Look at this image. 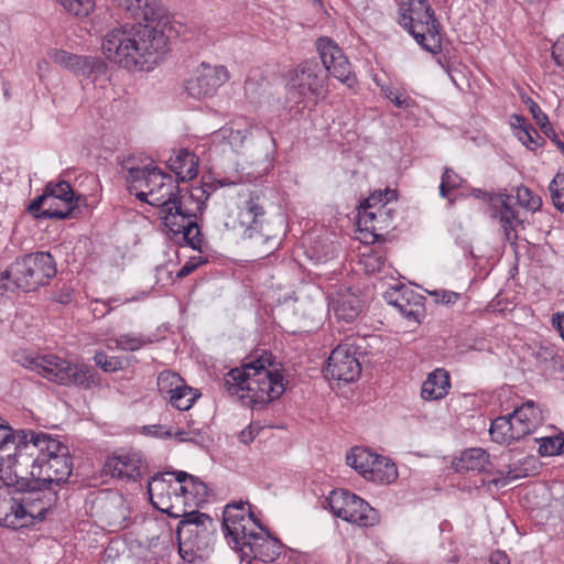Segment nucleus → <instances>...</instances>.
<instances>
[{
	"mask_svg": "<svg viewBox=\"0 0 564 564\" xmlns=\"http://www.w3.org/2000/svg\"><path fill=\"white\" fill-rule=\"evenodd\" d=\"M121 170L126 173L130 193L139 200L158 207V217L169 237L203 252L204 237L198 218L213 192V184L203 183L193 187L188 197H182L178 181L152 161L140 165L134 156H130L123 160Z\"/></svg>",
	"mask_w": 564,
	"mask_h": 564,
	"instance_id": "nucleus-1",
	"label": "nucleus"
},
{
	"mask_svg": "<svg viewBox=\"0 0 564 564\" xmlns=\"http://www.w3.org/2000/svg\"><path fill=\"white\" fill-rule=\"evenodd\" d=\"M223 528L228 544L240 552L242 560L272 563L281 554L283 544L260 524L248 502L227 505L223 513Z\"/></svg>",
	"mask_w": 564,
	"mask_h": 564,
	"instance_id": "nucleus-2",
	"label": "nucleus"
},
{
	"mask_svg": "<svg viewBox=\"0 0 564 564\" xmlns=\"http://www.w3.org/2000/svg\"><path fill=\"white\" fill-rule=\"evenodd\" d=\"M28 442L23 458H31L30 476L34 484L58 488L66 482L73 469L68 447L46 433L34 431Z\"/></svg>",
	"mask_w": 564,
	"mask_h": 564,
	"instance_id": "nucleus-3",
	"label": "nucleus"
},
{
	"mask_svg": "<svg viewBox=\"0 0 564 564\" xmlns=\"http://www.w3.org/2000/svg\"><path fill=\"white\" fill-rule=\"evenodd\" d=\"M20 361L23 367L61 386L91 389L100 384V377L93 367L70 364L56 355H25Z\"/></svg>",
	"mask_w": 564,
	"mask_h": 564,
	"instance_id": "nucleus-4",
	"label": "nucleus"
},
{
	"mask_svg": "<svg viewBox=\"0 0 564 564\" xmlns=\"http://www.w3.org/2000/svg\"><path fill=\"white\" fill-rule=\"evenodd\" d=\"M54 258L48 252H33L15 259L0 275L1 281H11L12 286L33 291L56 275Z\"/></svg>",
	"mask_w": 564,
	"mask_h": 564,
	"instance_id": "nucleus-5",
	"label": "nucleus"
},
{
	"mask_svg": "<svg viewBox=\"0 0 564 564\" xmlns=\"http://www.w3.org/2000/svg\"><path fill=\"white\" fill-rule=\"evenodd\" d=\"M393 200H397V192L387 188L372 193L361 203L357 225L361 231L371 234L372 241L384 240L386 235L395 229Z\"/></svg>",
	"mask_w": 564,
	"mask_h": 564,
	"instance_id": "nucleus-6",
	"label": "nucleus"
},
{
	"mask_svg": "<svg viewBox=\"0 0 564 564\" xmlns=\"http://www.w3.org/2000/svg\"><path fill=\"white\" fill-rule=\"evenodd\" d=\"M167 31L142 23L131 24V70H150L169 51Z\"/></svg>",
	"mask_w": 564,
	"mask_h": 564,
	"instance_id": "nucleus-7",
	"label": "nucleus"
},
{
	"mask_svg": "<svg viewBox=\"0 0 564 564\" xmlns=\"http://www.w3.org/2000/svg\"><path fill=\"white\" fill-rule=\"evenodd\" d=\"M215 532V521L210 516L199 511L184 513L176 529L180 555L191 561L195 552L210 546Z\"/></svg>",
	"mask_w": 564,
	"mask_h": 564,
	"instance_id": "nucleus-8",
	"label": "nucleus"
},
{
	"mask_svg": "<svg viewBox=\"0 0 564 564\" xmlns=\"http://www.w3.org/2000/svg\"><path fill=\"white\" fill-rule=\"evenodd\" d=\"M271 365L268 356L252 361V370L247 381L246 393L241 394V399H249L256 404H268L279 399L285 391L283 376L278 369H269L265 364Z\"/></svg>",
	"mask_w": 564,
	"mask_h": 564,
	"instance_id": "nucleus-9",
	"label": "nucleus"
},
{
	"mask_svg": "<svg viewBox=\"0 0 564 564\" xmlns=\"http://www.w3.org/2000/svg\"><path fill=\"white\" fill-rule=\"evenodd\" d=\"M286 99L294 105L306 100L318 99L324 94L326 77L321 74L318 65L314 62H303L286 75Z\"/></svg>",
	"mask_w": 564,
	"mask_h": 564,
	"instance_id": "nucleus-10",
	"label": "nucleus"
},
{
	"mask_svg": "<svg viewBox=\"0 0 564 564\" xmlns=\"http://www.w3.org/2000/svg\"><path fill=\"white\" fill-rule=\"evenodd\" d=\"M28 441H18V445L8 448H0V487H14L17 490H24L31 480V458H23L24 446Z\"/></svg>",
	"mask_w": 564,
	"mask_h": 564,
	"instance_id": "nucleus-11",
	"label": "nucleus"
},
{
	"mask_svg": "<svg viewBox=\"0 0 564 564\" xmlns=\"http://www.w3.org/2000/svg\"><path fill=\"white\" fill-rule=\"evenodd\" d=\"M264 200V195L260 191H252L239 207L232 229L238 230L243 239L264 237L262 234L265 223Z\"/></svg>",
	"mask_w": 564,
	"mask_h": 564,
	"instance_id": "nucleus-12",
	"label": "nucleus"
},
{
	"mask_svg": "<svg viewBox=\"0 0 564 564\" xmlns=\"http://www.w3.org/2000/svg\"><path fill=\"white\" fill-rule=\"evenodd\" d=\"M361 365L355 340L346 339L330 352L325 376L329 379L352 382L359 378Z\"/></svg>",
	"mask_w": 564,
	"mask_h": 564,
	"instance_id": "nucleus-13",
	"label": "nucleus"
},
{
	"mask_svg": "<svg viewBox=\"0 0 564 564\" xmlns=\"http://www.w3.org/2000/svg\"><path fill=\"white\" fill-rule=\"evenodd\" d=\"M118 8L142 25L171 31L172 14L162 0H112Z\"/></svg>",
	"mask_w": 564,
	"mask_h": 564,
	"instance_id": "nucleus-14",
	"label": "nucleus"
},
{
	"mask_svg": "<svg viewBox=\"0 0 564 564\" xmlns=\"http://www.w3.org/2000/svg\"><path fill=\"white\" fill-rule=\"evenodd\" d=\"M33 496L31 494L26 500H18L11 496L10 489L0 487V525L14 530L32 525L34 514H41L31 502L39 499Z\"/></svg>",
	"mask_w": 564,
	"mask_h": 564,
	"instance_id": "nucleus-15",
	"label": "nucleus"
},
{
	"mask_svg": "<svg viewBox=\"0 0 564 564\" xmlns=\"http://www.w3.org/2000/svg\"><path fill=\"white\" fill-rule=\"evenodd\" d=\"M229 78L230 74L226 66L203 62L186 80L185 89L194 98H207L214 96Z\"/></svg>",
	"mask_w": 564,
	"mask_h": 564,
	"instance_id": "nucleus-16",
	"label": "nucleus"
},
{
	"mask_svg": "<svg viewBox=\"0 0 564 564\" xmlns=\"http://www.w3.org/2000/svg\"><path fill=\"white\" fill-rule=\"evenodd\" d=\"M317 51L325 69L339 82L351 88L356 84V75L343 50L329 37H319Z\"/></svg>",
	"mask_w": 564,
	"mask_h": 564,
	"instance_id": "nucleus-17",
	"label": "nucleus"
},
{
	"mask_svg": "<svg viewBox=\"0 0 564 564\" xmlns=\"http://www.w3.org/2000/svg\"><path fill=\"white\" fill-rule=\"evenodd\" d=\"M383 296L387 303L394 307L405 319L420 323L425 312L424 296L403 284L389 288Z\"/></svg>",
	"mask_w": 564,
	"mask_h": 564,
	"instance_id": "nucleus-18",
	"label": "nucleus"
},
{
	"mask_svg": "<svg viewBox=\"0 0 564 564\" xmlns=\"http://www.w3.org/2000/svg\"><path fill=\"white\" fill-rule=\"evenodd\" d=\"M130 41L131 24L115 26L104 35L101 43L102 53L111 63L131 70Z\"/></svg>",
	"mask_w": 564,
	"mask_h": 564,
	"instance_id": "nucleus-19",
	"label": "nucleus"
},
{
	"mask_svg": "<svg viewBox=\"0 0 564 564\" xmlns=\"http://www.w3.org/2000/svg\"><path fill=\"white\" fill-rule=\"evenodd\" d=\"M145 462L138 452H121L107 458L104 471L123 481H138L145 470Z\"/></svg>",
	"mask_w": 564,
	"mask_h": 564,
	"instance_id": "nucleus-20",
	"label": "nucleus"
},
{
	"mask_svg": "<svg viewBox=\"0 0 564 564\" xmlns=\"http://www.w3.org/2000/svg\"><path fill=\"white\" fill-rule=\"evenodd\" d=\"M491 217L498 219L506 239L516 243L517 227L522 224L513 195L499 193L490 199Z\"/></svg>",
	"mask_w": 564,
	"mask_h": 564,
	"instance_id": "nucleus-21",
	"label": "nucleus"
},
{
	"mask_svg": "<svg viewBox=\"0 0 564 564\" xmlns=\"http://www.w3.org/2000/svg\"><path fill=\"white\" fill-rule=\"evenodd\" d=\"M76 208V204L52 198L50 194H42L30 203L28 212L37 219H65L72 217Z\"/></svg>",
	"mask_w": 564,
	"mask_h": 564,
	"instance_id": "nucleus-22",
	"label": "nucleus"
},
{
	"mask_svg": "<svg viewBox=\"0 0 564 564\" xmlns=\"http://www.w3.org/2000/svg\"><path fill=\"white\" fill-rule=\"evenodd\" d=\"M332 308L335 315L345 322L356 319L364 308V301L352 289H339L332 297Z\"/></svg>",
	"mask_w": 564,
	"mask_h": 564,
	"instance_id": "nucleus-23",
	"label": "nucleus"
},
{
	"mask_svg": "<svg viewBox=\"0 0 564 564\" xmlns=\"http://www.w3.org/2000/svg\"><path fill=\"white\" fill-rule=\"evenodd\" d=\"M518 441L533 433L542 423V414L532 401L523 403L510 413Z\"/></svg>",
	"mask_w": 564,
	"mask_h": 564,
	"instance_id": "nucleus-24",
	"label": "nucleus"
},
{
	"mask_svg": "<svg viewBox=\"0 0 564 564\" xmlns=\"http://www.w3.org/2000/svg\"><path fill=\"white\" fill-rule=\"evenodd\" d=\"M417 44L429 53L437 54L442 50V35L440 23L414 22L405 28Z\"/></svg>",
	"mask_w": 564,
	"mask_h": 564,
	"instance_id": "nucleus-25",
	"label": "nucleus"
},
{
	"mask_svg": "<svg viewBox=\"0 0 564 564\" xmlns=\"http://www.w3.org/2000/svg\"><path fill=\"white\" fill-rule=\"evenodd\" d=\"M26 485V488L22 490L23 497L21 498V500H26L28 497L31 496V494H34L33 498H39L34 499V501H31L32 505H34V509L41 511L40 516L34 514V517L32 518V524H34L35 520H43L47 511L56 503L57 488H54L46 484L35 485L33 478H31V480Z\"/></svg>",
	"mask_w": 564,
	"mask_h": 564,
	"instance_id": "nucleus-26",
	"label": "nucleus"
},
{
	"mask_svg": "<svg viewBox=\"0 0 564 564\" xmlns=\"http://www.w3.org/2000/svg\"><path fill=\"white\" fill-rule=\"evenodd\" d=\"M55 64L79 75H89L95 67V59L88 56H80L64 50L52 48L47 53Z\"/></svg>",
	"mask_w": 564,
	"mask_h": 564,
	"instance_id": "nucleus-27",
	"label": "nucleus"
},
{
	"mask_svg": "<svg viewBox=\"0 0 564 564\" xmlns=\"http://www.w3.org/2000/svg\"><path fill=\"white\" fill-rule=\"evenodd\" d=\"M170 169L177 176V181H191L198 174L199 159L187 149H180L169 160Z\"/></svg>",
	"mask_w": 564,
	"mask_h": 564,
	"instance_id": "nucleus-28",
	"label": "nucleus"
},
{
	"mask_svg": "<svg viewBox=\"0 0 564 564\" xmlns=\"http://www.w3.org/2000/svg\"><path fill=\"white\" fill-rule=\"evenodd\" d=\"M165 474H158L152 477L148 485V494L150 501L153 507L162 512H167L171 507V490L173 484L170 479H166Z\"/></svg>",
	"mask_w": 564,
	"mask_h": 564,
	"instance_id": "nucleus-29",
	"label": "nucleus"
},
{
	"mask_svg": "<svg viewBox=\"0 0 564 564\" xmlns=\"http://www.w3.org/2000/svg\"><path fill=\"white\" fill-rule=\"evenodd\" d=\"M252 122L246 117H238L224 126L217 132V137L225 140L232 148H240L250 137Z\"/></svg>",
	"mask_w": 564,
	"mask_h": 564,
	"instance_id": "nucleus-30",
	"label": "nucleus"
},
{
	"mask_svg": "<svg viewBox=\"0 0 564 564\" xmlns=\"http://www.w3.org/2000/svg\"><path fill=\"white\" fill-rule=\"evenodd\" d=\"M449 375L444 369L431 372L422 384L421 397L424 400L435 401L445 398L449 391Z\"/></svg>",
	"mask_w": 564,
	"mask_h": 564,
	"instance_id": "nucleus-31",
	"label": "nucleus"
},
{
	"mask_svg": "<svg viewBox=\"0 0 564 564\" xmlns=\"http://www.w3.org/2000/svg\"><path fill=\"white\" fill-rule=\"evenodd\" d=\"M348 507L347 518L344 521L358 524L359 527H372L379 523L378 511L357 495Z\"/></svg>",
	"mask_w": 564,
	"mask_h": 564,
	"instance_id": "nucleus-32",
	"label": "nucleus"
},
{
	"mask_svg": "<svg viewBox=\"0 0 564 564\" xmlns=\"http://www.w3.org/2000/svg\"><path fill=\"white\" fill-rule=\"evenodd\" d=\"M252 370V361L245 364L241 368H234L229 370L223 380L225 390L230 395H238L246 393L247 381H249Z\"/></svg>",
	"mask_w": 564,
	"mask_h": 564,
	"instance_id": "nucleus-33",
	"label": "nucleus"
},
{
	"mask_svg": "<svg viewBox=\"0 0 564 564\" xmlns=\"http://www.w3.org/2000/svg\"><path fill=\"white\" fill-rule=\"evenodd\" d=\"M166 475L174 476L175 481L180 485L178 488L174 487L173 492L180 490L183 495H188L194 499L207 496V486L199 478L182 470L166 473Z\"/></svg>",
	"mask_w": 564,
	"mask_h": 564,
	"instance_id": "nucleus-34",
	"label": "nucleus"
},
{
	"mask_svg": "<svg viewBox=\"0 0 564 564\" xmlns=\"http://www.w3.org/2000/svg\"><path fill=\"white\" fill-rule=\"evenodd\" d=\"M488 463V453L482 448L474 447L464 451L454 466L457 471H481Z\"/></svg>",
	"mask_w": 564,
	"mask_h": 564,
	"instance_id": "nucleus-35",
	"label": "nucleus"
},
{
	"mask_svg": "<svg viewBox=\"0 0 564 564\" xmlns=\"http://www.w3.org/2000/svg\"><path fill=\"white\" fill-rule=\"evenodd\" d=\"M379 457L366 447H354L347 454L346 460L349 466L367 478Z\"/></svg>",
	"mask_w": 564,
	"mask_h": 564,
	"instance_id": "nucleus-36",
	"label": "nucleus"
},
{
	"mask_svg": "<svg viewBox=\"0 0 564 564\" xmlns=\"http://www.w3.org/2000/svg\"><path fill=\"white\" fill-rule=\"evenodd\" d=\"M200 395L202 393L197 389L188 386L184 380L177 386V389L167 395L165 401L176 410L187 411L200 398Z\"/></svg>",
	"mask_w": 564,
	"mask_h": 564,
	"instance_id": "nucleus-37",
	"label": "nucleus"
},
{
	"mask_svg": "<svg viewBox=\"0 0 564 564\" xmlns=\"http://www.w3.org/2000/svg\"><path fill=\"white\" fill-rule=\"evenodd\" d=\"M425 21L429 23H438L437 19L435 18L433 9L431 8L426 0H416L415 2H412L408 10V13H402L400 18V24L403 28H408V24L414 22Z\"/></svg>",
	"mask_w": 564,
	"mask_h": 564,
	"instance_id": "nucleus-38",
	"label": "nucleus"
},
{
	"mask_svg": "<svg viewBox=\"0 0 564 564\" xmlns=\"http://www.w3.org/2000/svg\"><path fill=\"white\" fill-rule=\"evenodd\" d=\"M115 347L122 351H138L152 344V339L143 334L126 333L108 339V348Z\"/></svg>",
	"mask_w": 564,
	"mask_h": 564,
	"instance_id": "nucleus-39",
	"label": "nucleus"
},
{
	"mask_svg": "<svg viewBox=\"0 0 564 564\" xmlns=\"http://www.w3.org/2000/svg\"><path fill=\"white\" fill-rule=\"evenodd\" d=\"M489 433L491 440L499 444H510L518 441L513 430V423L510 414L496 417L490 425Z\"/></svg>",
	"mask_w": 564,
	"mask_h": 564,
	"instance_id": "nucleus-40",
	"label": "nucleus"
},
{
	"mask_svg": "<svg viewBox=\"0 0 564 564\" xmlns=\"http://www.w3.org/2000/svg\"><path fill=\"white\" fill-rule=\"evenodd\" d=\"M398 478V470L394 463L380 456L370 470L367 479L379 484H391Z\"/></svg>",
	"mask_w": 564,
	"mask_h": 564,
	"instance_id": "nucleus-41",
	"label": "nucleus"
},
{
	"mask_svg": "<svg viewBox=\"0 0 564 564\" xmlns=\"http://www.w3.org/2000/svg\"><path fill=\"white\" fill-rule=\"evenodd\" d=\"M355 496V494L344 489L330 491L327 498V503L332 513L335 517L345 520V518H347L348 506H350Z\"/></svg>",
	"mask_w": 564,
	"mask_h": 564,
	"instance_id": "nucleus-42",
	"label": "nucleus"
},
{
	"mask_svg": "<svg viewBox=\"0 0 564 564\" xmlns=\"http://www.w3.org/2000/svg\"><path fill=\"white\" fill-rule=\"evenodd\" d=\"M43 194H50L52 198L63 199L65 203L76 204L80 199V196L75 197V193L70 184L66 181L58 183H48L45 186Z\"/></svg>",
	"mask_w": 564,
	"mask_h": 564,
	"instance_id": "nucleus-43",
	"label": "nucleus"
},
{
	"mask_svg": "<svg viewBox=\"0 0 564 564\" xmlns=\"http://www.w3.org/2000/svg\"><path fill=\"white\" fill-rule=\"evenodd\" d=\"M184 379L176 372L164 370L158 376V391L163 400L167 398Z\"/></svg>",
	"mask_w": 564,
	"mask_h": 564,
	"instance_id": "nucleus-44",
	"label": "nucleus"
},
{
	"mask_svg": "<svg viewBox=\"0 0 564 564\" xmlns=\"http://www.w3.org/2000/svg\"><path fill=\"white\" fill-rule=\"evenodd\" d=\"M359 264L367 274H375L384 268L386 256L380 251L371 250L360 256Z\"/></svg>",
	"mask_w": 564,
	"mask_h": 564,
	"instance_id": "nucleus-45",
	"label": "nucleus"
},
{
	"mask_svg": "<svg viewBox=\"0 0 564 564\" xmlns=\"http://www.w3.org/2000/svg\"><path fill=\"white\" fill-rule=\"evenodd\" d=\"M32 431H13L10 426L0 423V448L18 445V441H28Z\"/></svg>",
	"mask_w": 564,
	"mask_h": 564,
	"instance_id": "nucleus-46",
	"label": "nucleus"
},
{
	"mask_svg": "<svg viewBox=\"0 0 564 564\" xmlns=\"http://www.w3.org/2000/svg\"><path fill=\"white\" fill-rule=\"evenodd\" d=\"M539 443V454L541 456H555L564 453V437L545 436L536 438Z\"/></svg>",
	"mask_w": 564,
	"mask_h": 564,
	"instance_id": "nucleus-47",
	"label": "nucleus"
},
{
	"mask_svg": "<svg viewBox=\"0 0 564 564\" xmlns=\"http://www.w3.org/2000/svg\"><path fill=\"white\" fill-rule=\"evenodd\" d=\"M513 197L517 206L524 207L532 212L538 210L542 205L541 198L534 195L532 191L525 186L517 187L516 196Z\"/></svg>",
	"mask_w": 564,
	"mask_h": 564,
	"instance_id": "nucleus-48",
	"label": "nucleus"
},
{
	"mask_svg": "<svg viewBox=\"0 0 564 564\" xmlns=\"http://www.w3.org/2000/svg\"><path fill=\"white\" fill-rule=\"evenodd\" d=\"M462 177L451 167H446L440 184V195L443 198H448L452 203L453 200L449 198V193L456 188H459L462 185Z\"/></svg>",
	"mask_w": 564,
	"mask_h": 564,
	"instance_id": "nucleus-49",
	"label": "nucleus"
},
{
	"mask_svg": "<svg viewBox=\"0 0 564 564\" xmlns=\"http://www.w3.org/2000/svg\"><path fill=\"white\" fill-rule=\"evenodd\" d=\"M64 9L76 17H87L95 8L94 0H58Z\"/></svg>",
	"mask_w": 564,
	"mask_h": 564,
	"instance_id": "nucleus-50",
	"label": "nucleus"
},
{
	"mask_svg": "<svg viewBox=\"0 0 564 564\" xmlns=\"http://www.w3.org/2000/svg\"><path fill=\"white\" fill-rule=\"evenodd\" d=\"M552 202L554 206L564 210V173H557L549 185Z\"/></svg>",
	"mask_w": 564,
	"mask_h": 564,
	"instance_id": "nucleus-51",
	"label": "nucleus"
},
{
	"mask_svg": "<svg viewBox=\"0 0 564 564\" xmlns=\"http://www.w3.org/2000/svg\"><path fill=\"white\" fill-rule=\"evenodd\" d=\"M94 361L105 372H116L123 368L120 357L108 356L105 351H97L94 356Z\"/></svg>",
	"mask_w": 564,
	"mask_h": 564,
	"instance_id": "nucleus-52",
	"label": "nucleus"
},
{
	"mask_svg": "<svg viewBox=\"0 0 564 564\" xmlns=\"http://www.w3.org/2000/svg\"><path fill=\"white\" fill-rule=\"evenodd\" d=\"M516 135L519 141L531 151L536 150L544 142V139L531 126L528 129H522V131H517Z\"/></svg>",
	"mask_w": 564,
	"mask_h": 564,
	"instance_id": "nucleus-53",
	"label": "nucleus"
},
{
	"mask_svg": "<svg viewBox=\"0 0 564 564\" xmlns=\"http://www.w3.org/2000/svg\"><path fill=\"white\" fill-rule=\"evenodd\" d=\"M382 91L384 96L393 102L398 108L406 109L412 105V99L403 93H400L398 89L387 86L382 87Z\"/></svg>",
	"mask_w": 564,
	"mask_h": 564,
	"instance_id": "nucleus-54",
	"label": "nucleus"
},
{
	"mask_svg": "<svg viewBox=\"0 0 564 564\" xmlns=\"http://www.w3.org/2000/svg\"><path fill=\"white\" fill-rule=\"evenodd\" d=\"M262 86V80L260 78H254L248 76L245 80L243 89L245 96L250 101H254L260 96V89Z\"/></svg>",
	"mask_w": 564,
	"mask_h": 564,
	"instance_id": "nucleus-55",
	"label": "nucleus"
},
{
	"mask_svg": "<svg viewBox=\"0 0 564 564\" xmlns=\"http://www.w3.org/2000/svg\"><path fill=\"white\" fill-rule=\"evenodd\" d=\"M200 435L198 429H192L188 425V429H172V436H174L178 442H196L197 437Z\"/></svg>",
	"mask_w": 564,
	"mask_h": 564,
	"instance_id": "nucleus-56",
	"label": "nucleus"
},
{
	"mask_svg": "<svg viewBox=\"0 0 564 564\" xmlns=\"http://www.w3.org/2000/svg\"><path fill=\"white\" fill-rule=\"evenodd\" d=\"M527 105L529 106V110L533 119L535 120L536 124H539L542 128L549 124L547 116L534 100L529 98Z\"/></svg>",
	"mask_w": 564,
	"mask_h": 564,
	"instance_id": "nucleus-57",
	"label": "nucleus"
},
{
	"mask_svg": "<svg viewBox=\"0 0 564 564\" xmlns=\"http://www.w3.org/2000/svg\"><path fill=\"white\" fill-rule=\"evenodd\" d=\"M143 433L159 438H170L172 437V427L160 424L147 425L143 427Z\"/></svg>",
	"mask_w": 564,
	"mask_h": 564,
	"instance_id": "nucleus-58",
	"label": "nucleus"
},
{
	"mask_svg": "<svg viewBox=\"0 0 564 564\" xmlns=\"http://www.w3.org/2000/svg\"><path fill=\"white\" fill-rule=\"evenodd\" d=\"M205 263V260L202 257L191 258L187 262L183 264V267L178 270L176 276L178 279H183L189 275L193 271H195L200 264Z\"/></svg>",
	"mask_w": 564,
	"mask_h": 564,
	"instance_id": "nucleus-59",
	"label": "nucleus"
},
{
	"mask_svg": "<svg viewBox=\"0 0 564 564\" xmlns=\"http://www.w3.org/2000/svg\"><path fill=\"white\" fill-rule=\"evenodd\" d=\"M261 427L254 424H249L239 433V441L243 444H250L259 434Z\"/></svg>",
	"mask_w": 564,
	"mask_h": 564,
	"instance_id": "nucleus-60",
	"label": "nucleus"
},
{
	"mask_svg": "<svg viewBox=\"0 0 564 564\" xmlns=\"http://www.w3.org/2000/svg\"><path fill=\"white\" fill-rule=\"evenodd\" d=\"M128 302H130L129 299L121 300L118 297H109L106 301H99V303L107 306V311L104 312L102 315L110 313L113 308L118 307L119 305H121L123 303H128Z\"/></svg>",
	"mask_w": 564,
	"mask_h": 564,
	"instance_id": "nucleus-61",
	"label": "nucleus"
},
{
	"mask_svg": "<svg viewBox=\"0 0 564 564\" xmlns=\"http://www.w3.org/2000/svg\"><path fill=\"white\" fill-rule=\"evenodd\" d=\"M490 564H510L509 556L503 551H495L489 557Z\"/></svg>",
	"mask_w": 564,
	"mask_h": 564,
	"instance_id": "nucleus-62",
	"label": "nucleus"
},
{
	"mask_svg": "<svg viewBox=\"0 0 564 564\" xmlns=\"http://www.w3.org/2000/svg\"><path fill=\"white\" fill-rule=\"evenodd\" d=\"M531 124L527 122L525 118L520 115H513L511 117V127L517 131H522V129H528Z\"/></svg>",
	"mask_w": 564,
	"mask_h": 564,
	"instance_id": "nucleus-63",
	"label": "nucleus"
},
{
	"mask_svg": "<svg viewBox=\"0 0 564 564\" xmlns=\"http://www.w3.org/2000/svg\"><path fill=\"white\" fill-rule=\"evenodd\" d=\"M552 325L564 340V313H555L552 316Z\"/></svg>",
	"mask_w": 564,
	"mask_h": 564,
	"instance_id": "nucleus-64",
	"label": "nucleus"
}]
</instances>
